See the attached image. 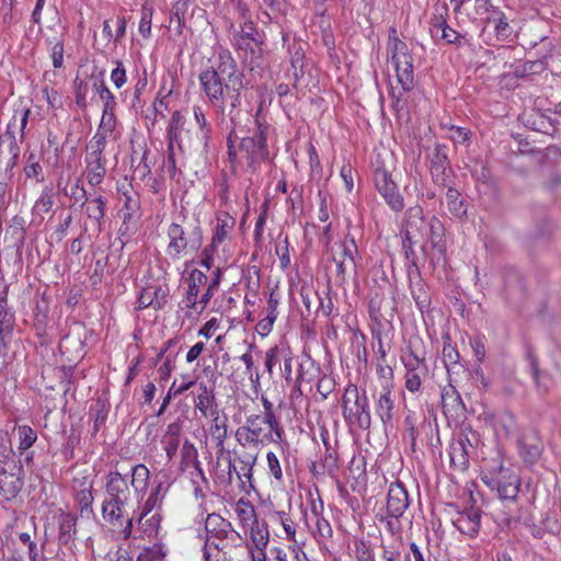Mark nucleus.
<instances>
[{"instance_id": "1", "label": "nucleus", "mask_w": 561, "mask_h": 561, "mask_svg": "<svg viewBox=\"0 0 561 561\" xmlns=\"http://www.w3.org/2000/svg\"><path fill=\"white\" fill-rule=\"evenodd\" d=\"M243 72L229 53H220L216 66L201 71L198 81L202 91L218 116L224 118L225 113L231 123L232 135L244 131L243 117L251 123L248 112L241 110L244 89Z\"/></svg>"}, {"instance_id": "2", "label": "nucleus", "mask_w": 561, "mask_h": 561, "mask_svg": "<svg viewBox=\"0 0 561 561\" xmlns=\"http://www.w3.org/2000/svg\"><path fill=\"white\" fill-rule=\"evenodd\" d=\"M243 72L229 53H220L216 66L201 71L198 81L202 91L218 116L224 118L225 113L231 123L232 135L244 131L243 117L251 123L248 112L241 110L244 89Z\"/></svg>"}, {"instance_id": "3", "label": "nucleus", "mask_w": 561, "mask_h": 561, "mask_svg": "<svg viewBox=\"0 0 561 561\" xmlns=\"http://www.w3.org/2000/svg\"><path fill=\"white\" fill-rule=\"evenodd\" d=\"M194 119L197 125V138L194 141L188 129L185 128L186 119L180 112H174L169 124V139L170 142H176V145L183 148H195L201 149L203 152H207L209 149V142L213 135V128L208 122L204 110L198 106H193Z\"/></svg>"}, {"instance_id": "4", "label": "nucleus", "mask_w": 561, "mask_h": 561, "mask_svg": "<svg viewBox=\"0 0 561 561\" xmlns=\"http://www.w3.org/2000/svg\"><path fill=\"white\" fill-rule=\"evenodd\" d=\"M284 431L276 416L267 415H249L244 425L240 426L236 432L237 440L245 445H267L271 443L282 442Z\"/></svg>"}, {"instance_id": "5", "label": "nucleus", "mask_w": 561, "mask_h": 561, "mask_svg": "<svg viewBox=\"0 0 561 561\" xmlns=\"http://www.w3.org/2000/svg\"><path fill=\"white\" fill-rule=\"evenodd\" d=\"M480 478L489 489L496 491L502 502H517L522 485L520 477L510 467H505L502 459L485 463Z\"/></svg>"}, {"instance_id": "6", "label": "nucleus", "mask_w": 561, "mask_h": 561, "mask_svg": "<svg viewBox=\"0 0 561 561\" xmlns=\"http://www.w3.org/2000/svg\"><path fill=\"white\" fill-rule=\"evenodd\" d=\"M342 414L346 423L356 424L362 430H368L371 425L368 398L359 394L356 385L350 383L342 396Z\"/></svg>"}, {"instance_id": "7", "label": "nucleus", "mask_w": 561, "mask_h": 561, "mask_svg": "<svg viewBox=\"0 0 561 561\" xmlns=\"http://www.w3.org/2000/svg\"><path fill=\"white\" fill-rule=\"evenodd\" d=\"M107 496L102 504L104 519L113 525L123 517L124 505L129 493L125 479L117 472H111L106 481Z\"/></svg>"}, {"instance_id": "8", "label": "nucleus", "mask_w": 561, "mask_h": 561, "mask_svg": "<svg viewBox=\"0 0 561 561\" xmlns=\"http://www.w3.org/2000/svg\"><path fill=\"white\" fill-rule=\"evenodd\" d=\"M388 49L391 54V61L394 66L398 83L404 92L411 91L414 87L413 59L409 53L408 45L396 36V30L391 31Z\"/></svg>"}, {"instance_id": "9", "label": "nucleus", "mask_w": 561, "mask_h": 561, "mask_svg": "<svg viewBox=\"0 0 561 561\" xmlns=\"http://www.w3.org/2000/svg\"><path fill=\"white\" fill-rule=\"evenodd\" d=\"M251 557L252 549L243 538L218 543H214L213 539L204 542V561H250Z\"/></svg>"}, {"instance_id": "10", "label": "nucleus", "mask_w": 561, "mask_h": 561, "mask_svg": "<svg viewBox=\"0 0 561 561\" xmlns=\"http://www.w3.org/2000/svg\"><path fill=\"white\" fill-rule=\"evenodd\" d=\"M259 113L260 111H257L256 117L253 122V133L251 135L242 136L239 138L240 151L245 154V158L250 167H254L255 164H259L268 158V148L266 140L268 125L261 122V119L259 118Z\"/></svg>"}, {"instance_id": "11", "label": "nucleus", "mask_w": 561, "mask_h": 561, "mask_svg": "<svg viewBox=\"0 0 561 561\" xmlns=\"http://www.w3.org/2000/svg\"><path fill=\"white\" fill-rule=\"evenodd\" d=\"M106 146V134L98 130L87 145L85 164L87 180L90 185L96 186L102 183L106 173L103 151Z\"/></svg>"}, {"instance_id": "12", "label": "nucleus", "mask_w": 561, "mask_h": 561, "mask_svg": "<svg viewBox=\"0 0 561 561\" xmlns=\"http://www.w3.org/2000/svg\"><path fill=\"white\" fill-rule=\"evenodd\" d=\"M516 446L518 455L526 467L536 465L540 460L545 449L538 432L531 427L518 430Z\"/></svg>"}, {"instance_id": "13", "label": "nucleus", "mask_w": 561, "mask_h": 561, "mask_svg": "<svg viewBox=\"0 0 561 561\" xmlns=\"http://www.w3.org/2000/svg\"><path fill=\"white\" fill-rule=\"evenodd\" d=\"M337 252L333 255L336 263V275L340 279L345 280V276L350 272H355L357 263L360 261L358 248L355 238L350 232L344 239L337 243Z\"/></svg>"}, {"instance_id": "14", "label": "nucleus", "mask_w": 561, "mask_h": 561, "mask_svg": "<svg viewBox=\"0 0 561 561\" xmlns=\"http://www.w3.org/2000/svg\"><path fill=\"white\" fill-rule=\"evenodd\" d=\"M168 236L170 242L168 245L169 253L179 256L186 248L196 251L201 248L203 242L202 229L195 226L191 232H185L183 227L178 224H172L169 227Z\"/></svg>"}, {"instance_id": "15", "label": "nucleus", "mask_w": 561, "mask_h": 561, "mask_svg": "<svg viewBox=\"0 0 561 561\" xmlns=\"http://www.w3.org/2000/svg\"><path fill=\"white\" fill-rule=\"evenodd\" d=\"M374 182L376 190L393 211L403 210V196L399 192L398 185L389 171L385 168H377L374 172Z\"/></svg>"}, {"instance_id": "16", "label": "nucleus", "mask_w": 561, "mask_h": 561, "mask_svg": "<svg viewBox=\"0 0 561 561\" xmlns=\"http://www.w3.org/2000/svg\"><path fill=\"white\" fill-rule=\"evenodd\" d=\"M430 173L434 184L440 187L448 186V178L453 174V170L446 145L437 144L435 146L430 158Z\"/></svg>"}, {"instance_id": "17", "label": "nucleus", "mask_w": 561, "mask_h": 561, "mask_svg": "<svg viewBox=\"0 0 561 561\" xmlns=\"http://www.w3.org/2000/svg\"><path fill=\"white\" fill-rule=\"evenodd\" d=\"M13 458L14 451L8 433L0 431V491L7 493L9 496H15L22 488V482L19 481V479L8 485L2 479L8 473L5 466L12 462Z\"/></svg>"}, {"instance_id": "18", "label": "nucleus", "mask_w": 561, "mask_h": 561, "mask_svg": "<svg viewBox=\"0 0 561 561\" xmlns=\"http://www.w3.org/2000/svg\"><path fill=\"white\" fill-rule=\"evenodd\" d=\"M206 539L204 542H208L211 539L214 543L225 542L226 540H239L242 538L237 531L231 528L230 522L222 518L218 514H208L205 520Z\"/></svg>"}, {"instance_id": "19", "label": "nucleus", "mask_w": 561, "mask_h": 561, "mask_svg": "<svg viewBox=\"0 0 561 561\" xmlns=\"http://www.w3.org/2000/svg\"><path fill=\"white\" fill-rule=\"evenodd\" d=\"M161 517L159 514L152 515L147 522L142 533L148 538H153L156 541L150 547L142 548V561H164L165 551L159 538Z\"/></svg>"}, {"instance_id": "20", "label": "nucleus", "mask_w": 561, "mask_h": 561, "mask_svg": "<svg viewBox=\"0 0 561 561\" xmlns=\"http://www.w3.org/2000/svg\"><path fill=\"white\" fill-rule=\"evenodd\" d=\"M239 467L237 468L229 462V473L233 470L238 480L240 481L241 490L250 494L251 491L255 490L254 479H253V468L257 460V454L245 451L242 455L238 456Z\"/></svg>"}, {"instance_id": "21", "label": "nucleus", "mask_w": 561, "mask_h": 561, "mask_svg": "<svg viewBox=\"0 0 561 561\" xmlns=\"http://www.w3.org/2000/svg\"><path fill=\"white\" fill-rule=\"evenodd\" d=\"M409 507V495L401 482H392L389 485L387 496V513L389 517H401Z\"/></svg>"}, {"instance_id": "22", "label": "nucleus", "mask_w": 561, "mask_h": 561, "mask_svg": "<svg viewBox=\"0 0 561 561\" xmlns=\"http://www.w3.org/2000/svg\"><path fill=\"white\" fill-rule=\"evenodd\" d=\"M481 511L471 506L463 512H457L453 518V525L469 538H474L480 530Z\"/></svg>"}, {"instance_id": "23", "label": "nucleus", "mask_w": 561, "mask_h": 561, "mask_svg": "<svg viewBox=\"0 0 561 561\" xmlns=\"http://www.w3.org/2000/svg\"><path fill=\"white\" fill-rule=\"evenodd\" d=\"M442 407L445 415L453 419H460L466 415V405L460 393L453 385L442 390Z\"/></svg>"}, {"instance_id": "24", "label": "nucleus", "mask_w": 561, "mask_h": 561, "mask_svg": "<svg viewBox=\"0 0 561 561\" xmlns=\"http://www.w3.org/2000/svg\"><path fill=\"white\" fill-rule=\"evenodd\" d=\"M234 46L244 61L251 66H259L263 51L260 38L236 37Z\"/></svg>"}, {"instance_id": "25", "label": "nucleus", "mask_w": 561, "mask_h": 561, "mask_svg": "<svg viewBox=\"0 0 561 561\" xmlns=\"http://www.w3.org/2000/svg\"><path fill=\"white\" fill-rule=\"evenodd\" d=\"M194 407L205 417H207L211 411L218 410L215 388L206 385L205 382H199L197 387V394L194 399Z\"/></svg>"}, {"instance_id": "26", "label": "nucleus", "mask_w": 561, "mask_h": 561, "mask_svg": "<svg viewBox=\"0 0 561 561\" xmlns=\"http://www.w3.org/2000/svg\"><path fill=\"white\" fill-rule=\"evenodd\" d=\"M376 413L386 428L388 426H392L394 415V396L388 387L383 388V391L377 400Z\"/></svg>"}, {"instance_id": "27", "label": "nucleus", "mask_w": 561, "mask_h": 561, "mask_svg": "<svg viewBox=\"0 0 561 561\" xmlns=\"http://www.w3.org/2000/svg\"><path fill=\"white\" fill-rule=\"evenodd\" d=\"M186 282L188 284V288L184 300L185 306L190 309H196L199 289L206 284L207 276L201 270L194 268L191 271Z\"/></svg>"}, {"instance_id": "28", "label": "nucleus", "mask_w": 561, "mask_h": 561, "mask_svg": "<svg viewBox=\"0 0 561 561\" xmlns=\"http://www.w3.org/2000/svg\"><path fill=\"white\" fill-rule=\"evenodd\" d=\"M252 545L260 551H263L270 541L268 527L265 520L256 519L253 524L248 525V530Z\"/></svg>"}, {"instance_id": "29", "label": "nucleus", "mask_w": 561, "mask_h": 561, "mask_svg": "<svg viewBox=\"0 0 561 561\" xmlns=\"http://www.w3.org/2000/svg\"><path fill=\"white\" fill-rule=\"evenodd\" d=\"M208 416L213 419V424L209 427L211 439L216 443L217 447L224 448V443L228 435V419L226 415H220L218 410L211 411Z\"/></svg>"}, {"instance_id": "30", "label": "nucleus", "mask_w": 561, "mask_h": 561, "mask_svg": "<svg viewBox=\"0 0 561 561\" xmlns=\"http://www.w3.org/2000/svg\"><path fill=\"white\" fill-rule=\"evenodd\" d=\"M181 467L183 470L193 467L197 474L205 480V474L198 460V453L193 443L185 439L181 448Z\"/></svg>"}, {"instance_id": "31", "label": "nucleus", "mask_w": 561, "mask_h": 561, "mask_svg": "<svg viewBox=\"0 0 561 561\" xmlns=\"http://www.w3.org/2000/svg\"><path fill=\"white\" fill-rule=\"evenodd\" d=\"M234 512L244 531L248 530V525L253 524L259 518L254 505L244 497L237 501Z\"/></svg>"}, {"instance_id": "32", "label": "nucleus", "mask_w": 561, "mask_h": 561, "mask_svg": "<svg viewBox=\"0 0 561 561\" xmlns=\"http://www.w3.org/2000/svg\"><path fill=\"white\" fill-rule=\"evenodd\" d=\"M430 227V236L428 240L432 244V248L437 251L439 254H444L445 252V228L442 221L433 216L428 222Z\"/></svg>"}, {"instance_id": "33", "label": "nucleus", "mask_w": 561, "mask_h": 561, "mask_svg": "<svg viewBox=\"0 0 561 561\" xmlns=\"http://www.w3.org/2000/svg\"><path fill=\"white\" fill-rule=\"evenodd\" d=\"M196 385V379L193 378L190 375H182L181 376V382L178 383V380L175 379L173 383L171 385L165 398L163 399V402L158 411V415H161L165 408L168 407L172 396L176 397L188 390L191 387Z\"/></svg>"}, {"instance_id": "34", "label": "nucleus", "mask_w": 561, "mask_h": 561, "mask_svg": "<svg viewBox=\"0 0 561 561\" xmlns=\"http://www.w3.org/2000/svg\"><path fill=\"white\" fill-rule=\"evenodd\" d=\"M450 465L455 469L463 471L469 466L470 449H466L462 443H453L449 447Z\"/></svg>"}, {"instance_id": "35", "label": "nucleus", "mask_w": 561, "mask_h": 561, "mask_svg": "<svg viewBox=\"0 0 561 561\" xmlns=\"http://www.w3.org/2000/svg\"><path fill=\"white\" fill-rule=\"evenodd\" d=\"M14 316L9 311L5 294L0 295V341L12 333Z\"/></svg>"}, {"instance_id": "36", "label": "nucleus", "mask_w": 561, "mask_h": 561, "mask_svg": "<svg viewBox=\"0 0 561 561\" xmlns=\"http://www.w3.org/2000/svg\"><path fill=\"white\" fill-rule=\"evenodd\" d=\"M18 453L23 456L37 440V433L28 425L18 427Z\"/></svg>"}, {"instance_id": "37", "label": "nucleus", "mask_w": 561, "mask_h": 561, "mask_svg": "<svg viewBox=\"0 0 561 561\" xmlns=\"http://www.w3.org/2000/svg\"><path fill=\"white\" fill-rule=\"evenodd\" d=\"M492 16L489 18V21L494 23V28L497 38L506 39L512 34V28L508 24V19L503 11L499 8L494 9L492 12Z\"/></svg>"}, {"instance_id": "38", "label": "nucleus", "mask_w": 561, "mask_h": 561, "mask_svg": "<svg viewBox=\"0 0 561 561\" xmlns=\"http://www.w3.org/2000/svg\"><path fill=\"white\" fill-rule=\"evenodd\" d=\"M446 202L448 210L453 216L461 218L466 215L467 208L463 201L460 198V193L456 188L448 186L446 192Z\"/></svg>"}, {"instance_id": "39", "label": "nucleus", "mask_w": 561, "mask_h": 561, "mask_svg": "<svg viewBox=\"0 0 561 561\" xmlns=\"http://www.w3.org/2000/svg\"><path fill=\"white\" fill-rule=\"evenodd\" d=\"M233 225L234 219L228 215H225L224 217H217V226L211 239L214 245L220 244L226 239Z\"/></svg>"}, {"instance_id": "40", "label": "nucleus", "mask_w": 561, "mask_h": 561, "mask_svg": "<svg viewBox=\"0 0 561 561\" xmlns=\"http://www.w3.org/2000/svg\"><path fill=\"white\" fill-rule=\"evenodd\" d=\"M435 26L442 30V38L445 39L448 44H454L458 46L461 45L463 36L447 24V21L443 13H440L439 18H437Z\"/></svg>"}, {"instance_id": "41", "label": "nucleus", "mask_w": 561, "mask_h": 561, "mask_svg": "<svg viewBox=\"0 0 561 561\" xmlns=\"http://www.w3.org/2000/svg\"><path fill=\"white\" fill-rule=\"evenodd\" d=\"M274 518L282 525V527L286 534L287 540L291 541V542H297V540H296V524L290 518L289 514L284 511H278V512H275Z\"/></svg>"}, {"instance_id": "42", "label": "nucleus", "mask_w": 561, "mask_h": 561, "mask_svg": "<svg viewBox=\"0 0 561 561\" xmlns=\"http://www.w3.org/2000/svg\"><path fill=\"white\" fill-rule=\"evenodd\" d=\"M125 32L124 22L121 19L115 21H105L103 23V34L107 41L117 39Z\"/></svg>"}, {"instance_id": "43", "label": "nucleus", "mask_w": 561, "mask_h": 561, "mask_svg": "<svg viewBox=\"0 0 561 561\" xmlns=\"http://www.w3.org/2000/svg\"><path fill=\"white\" fill-rule=\"evenodd\" d=\"M162 294V298L165 297V290L161 287L153 288V287H142V308L147 306H153L154 308L160 307L161 302L158 299V294Z\"/></svg>"}, {"instance_id": "44", "label": "nucleus", "mask_w": 561, "mask_h": 561, "mask_svg": "<svg viewBox=\"0 0 561 561\" xmlns=\"http://www.w3.org/2000/svg\"><path fill=\"white\" fill-rule=\"evenodd\" d=\"M104 198L99 195L92 198L87 206V214L89 218L100 221L104 216Z\"/></svg>"}, {"instance_id": "45", "label": "nucleus", "mask_w": 561, "mask_h": 561, "mask_svg": "<svg viewBox=\"0 0 561 561\" xmlns=\"http://www.w3.org/2000/svg\"><path fill=\"white\" fill-rule=\"evenodd\" d=\"M30 108H23L20 112V117L18 118V114H15L12 119L10 121L8 125V129H11L13 127H19L21 138H24L25 128L27 126L28 116H30Z\"/></svg>"}, {"instance_id": "46", "label": "nucleus", "mask_w": 561, "mask_h": 561, "mask_svg": "<svg viewBox=\"0 0 561 561\" xmlns=\"http://www.w3.org/2000/svg\"><path fill=\"white\" fill-rule=\"evenodd\" d=\"M19 539L21 540L22 543L27 546L30 561H39V549L36 542L31 539L30 534L21 533L19 535Z\"/></svg>"}, {"instance_id": "47", "label": "nucleus", "mask_w": 561, "mask_h": 561, "mask_svg": "<svg viewBox=\"0 0 561 561\" xmlns=\"http://www.w3.org/2000/svg\"><path fill=\"white\" fill-rule=\"evenodd\" d=\"M471 175L479 182L481 183H486L490 178H491V173L489 171V169L484 165V163L480 160H477L471 170Z\"/></svg>"}, {"instance_id": "48", "label": "nucleus", "mask_w": 561, "mask_h": 561, "mask_svg": "<svg viewBox=\"0 0 561 561\" xmlns=\"http://www.w3.org/2000/svg\"><path fill=\"white\" fill-rule=\"evenodd\" d=\"M267 466L270 473L277 480L282 481L283 479V471L279 463V460L273 451H268L266 455Z\"/></svg>"}, {"instance_id": "49", "label": "nucleus", "mask_w": 561, "mask_h": 561, "mask_svg": "<svg viewBox=\"0 0 561 561\" xmlns=\"http://www.w3.org/2000/svg\"><path fill=\"white\" fill-rule=\"evenodd\" d=\"M50 57L54 68H61L64 64V44L60 41L51 43Z\"/></svg>"}, {"instance_id": "50", "label": "nucleus", "mask_w": 561, "mask_h": 561, "mask_svg": "<svg viewBox=\"0 0 561 561\" xmlns=\"http://www.w3.org/2000/svg\"><path fill=\"white\" fill-rule=\"evenodd\" d=\"M455 443H462L466 449H470V455L474 451L476 445L478 444L477 434L472 431H462L459 438Z\"/></svg>"}, {"instance_id": "51", "label": "nucleus", "mask_w": 561, "mask_h": 561, "mask_svg": "<svg viewBox=\"0 0 561 561\" xmlns=\"http://www.w3.org/2000/svg\"><path fill=\"white\" fill-rule=\"evenodd\" d=\"M334 380L329 376H323L319 379L317 383V390L322 396V398H328V396L334 389Z\"/></svg>"}, {"instance_id": "52", "label": "nucleus", "mask_w": 561, "mask_h": 561, "mask_svg": "<svg viewBox=\"0 0 561 561\" xmlns=\"http://www.w3.org/2000/svg\"><path fill=\"white\" fill-rule=\"evenodd\" d=\"M180 446V435H170L164 438V450L169 459H172Z\"/></svg>"}, {"instance_id": "53", "label": "nucleus", "mask_w": 561, "mask_h": 561, "mask_svg": "<svg viewBox=\"0 0 561 561\" xmlns=\"http://www.w3.org/2000/svg\"><path fill=\"white\" fill-rule=\"evenodd\" d=\"M279 354L280 350L278 346L270 348L265 354V367L271 376L273 374V367L279 363Z\"/></svg>"}, {"instance_id": "54", "label": "nucleus", "mask_w": 561, "mask_h": 561, "mask_svg": "<svg viewBox=\"0 0 561 561\" xmlns=\"http://www.w3.org/2000/svg\"><path fill=\"white\" fill-rule=\"evenodd\" d=\"M402 360L408 371H416L423 364V359H421L413 351H410L405 356H403Z\"/></svg>"}, {"instance_id": "55", "label": "nucleus", "mask_w": 561, "mask_h": 561, "mask_svg": "<svg viewBox=\"0 0 561 561\" xmlns=\"http://www.w3.org/2000/svg\"><path fill=\"white\" fill-rule=\"evenodd\" d=\"M279 294L276 290H272L270 293V297L267 300V317H272L273 319H277L278 312L277 308L279 306Z\"/></svg>"}, {"instance_id": "56", "label": "nucleus", "mask_w": 561, "mask_h": 561, "mask_svg": "<svg viewBox=\"0 0 561 561\" xmlns=\"http://www.w3.org/2000/svg\"><path fill=\"white\" fill-rule=\"evenodd\" d=\"M443 359L446 367H448L458 363L459 354L453 345L446 344L443 347Z\"/></svg>"}, {"instance_id": "57", "label": "nucleus", "mask_w": 561, "mask_h": 561, "mask_svg": "<svg viewBox=\"0 0 561 561\" xmlns=\"http://www.w3.org/2000/svg\"><path fill=\"white\" fill-rule=\"evenodd\" d=\"M500 424L506 436H511L514 434L516 430V419L513 414H504L500 420Z\"/></svg>"}, {"instance_id": "58", "label": "nucleus", "mask_w": 561, "mask_h": 561, "mask_svg": "<svg viewBox=\"0 0 561 561\" xmlns=\"http://www.w3.org/2000/svg\"><path fill=\"white\" fill-rule=\"evenodd\" d=\"M422 385L421 377L416 371H407L405 388L411 392L420 390Z\"/></svg>"}, {"instance_id": "59", "label": "nucleus", "mask_w": 561, "mask_h": 561, "mask_svg": "<svg viewBox=\"0 0 561 561\" xmlns=\"http://www.w3.org/2000/svg\"><path fill=\"white\" fill-rule=\"evenodd\" d=\"M92 501H93V496H92V493L90 490H82L78 494V503H79L80 511L82 514L84 512L91 511Z\"/></svg>"}, {"instance_id": "60", "label": "nucleus", "mask_w": 561, "mask_h": 561, "mask_svg": "<svg viewBox=\"0 0 561 561\" xmlns=\"http://www.w3.org/2000/svg\"><path fill=\"white\" fill-rule=\"evenodd\" d=\"M160 494H161V484L157 485L152 490L150 496L146 501V504H145L146 512H142V517L145 516L146 513L152 511L157 506L158 502L161 501L162 496Z\"/></svg>"}, {"instance_id": "61", "label": "nucleus", "mask_w": 561, "mask_h": 561, "mask_svg": "<svg viewBox=\"0 0 561 561\" xmlns=\"http://www.w3.org/2000/svg\"><path fill=\"white\" fill-rule=\"evenodd\" d=\"M217 245L211 242L207 245L202 253L201 265L206 270H210L213 265L214 253L216 252Z\"/></svg>"}, {"instance_id": "62", "label": "nucleus", "mask_w": 561, "mask_h": 561, "mask_svg": "<svg viewBox=\"0 0 561 561\" xmlns=\"http://www.w3.org/2000/svg\"><path fill=\"white\" fill-rule=\"evenodd\" d=\"M546 58L547 56H542L540 59L527 61L524 66L525 71H529L530 73L542 72L547 67Z\"/></svg>"}, {"instance_id": "63", "label": "nucleus", "mask_w": 561, "mask_h": 561, "mask_svg": "<svg viewBox=\"0 0 561 561\" xmlns=\"http://www.w3.org/2000/svg\"><path fill=\"white\" fill-rule=\"evenodd\" d=\"M316 527L320 537L329 538L332 536V527L325 518L317 517Z\"/></svg>"}, {"instance_id": "64", "label": "nucleus", "mask_w": 561, "mask_h": 561, "mask_svg": "<svg viewBox=\"0 0 561 561\" xmlns=\"http://www.w3.org/2000/svg\"><path fill=\"white\" fill-rule=\"evenodd\" d=\"M451 135L450 138L458 144H463L469 139V130L463 127L451 126L450 127Z\"/></svg>"}]
</instances>
